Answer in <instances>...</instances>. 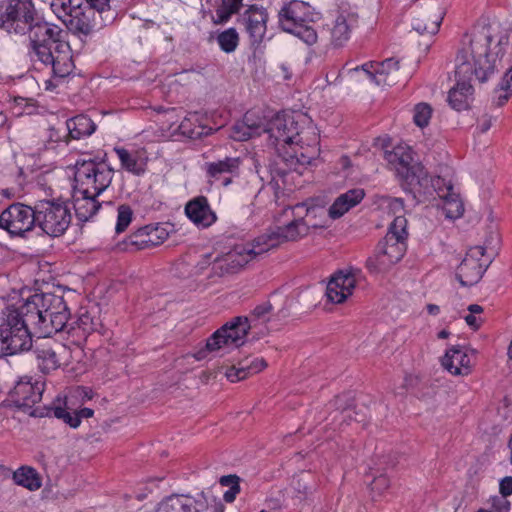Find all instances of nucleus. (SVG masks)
<instances>
[{"label":"nucleus","mask_w":512,"mask_h":512,"mask_svg":"<svg viewBox=\"0 0 512 512\" xmlns=\"http://www.w3.org/2000/svg\"><path fill=\"white\" fill-rule=\"evenodd\" d=\"M0 27L9 33H28L29 58L49 67L55 79H63L73 71L72 51L65 40L66 32L38 18L31 0H0Z\"/></svg>","instance_id":"nucleus-1"},{"label":"nucleus","mask_w":512,"mask_h":512,"mask_svg":"<svg viewBox=\"0 0 512 512\" xmlns=\"http://www.w3.org/2000/svg\"><path fill=\"white\" fill-rule=\"evenodd\" d=\"M508 40L499 36L491 26H477L466 34L456 57V85L450 89L448 102L455 110L468 107L473 95L471 80L487 82L495 75L501 64Z\"/></svg>","instance_id":"nucleus-2"},{"label":"nucleus","mask_w":512,"mask_h":512,"mask_svg":"<svg viewBox=\"0 0 512 512\" xmlns=\"http://www.w3.org/2000/svg\"><path fill=\"white\" fill-rule=\"evenodd\" d=\"M263 133L267 143L289 167L307 165L320 153L319 136L312 124L300 125V120L287 113L272 117L264 115Z\"/></svg>","instance_id":"nucleus-3"},{"label":"nucleus","mask_w":512,"mask_h":512,"mask_svg":"<svg viewBox=\"0 0 512 512\" xmlns=\"http://www.w3.org/2000/svg\"><path fill=\"white\" fill-rule=\"evenodd\" d=\"M322 212L321 209L309 206L307 202L298 203L293 207H286L276 218L279 225L260 235V240L264 241L271 250L287 241H296L308 235L310 228H322L323 223L314 222L310 218L312 214Z\"/></svg>","instance_id":"nucleus-4"},{"label":"nucleus","mask_w":512,"mask_h":512,"mask_svg":"<svg viewBox=\"0 0 512 512\" xmlns=\"http://www.w3.org/2000/svg\"><path fill=\"white\" fill-rule=\"evenodd\" d=\"M113 173L104 162L78 160L75 164L74 191L80 195H100L110 186Z\"/></svg>","instance_id":"nucleus-5"},{"label":"nucleus","mask_w":512,"mask_h":512,"mask_svg":"<svg viewBox=\"0 0 512 512\" xmlns=\"http://www.w3.org/2000/svg\"><path fill=\"white\" fill-rule=\"evenodd\" d=\"M279 22L284 31L294 34L306 44L316 43L318 36L311 25L313 14L310 11V6L306 3L290 2L280 11Z\"/></svg>","instance_id":"nucleus-6"},{"label":"nucleus","mask_w":512,"mask_h":512,"mask_svg":"<svg viewBox=\"0 0 512 512\" xmlns=\"http://www.w3.org/2000/svg\"><path fill=\"white\" fill-rule=\"evenodd\" d=\"M36 227L50 237H59L65 233L71 223V211L68 205L58 200H39L35 203Z\"/></svg>","instance_id":"nucleus-7"},{"label":"nucleus","mask_w":512,"mask_h":512,"mask_svg":"<svg viewBox=\"0 0 512 512\" xmlns=\"http://www.w3.org/2000/svg\"><path fill=\"white\" fill-rule=\"evenodd\" d=\"M385 159L396 174L413 187L426 186L428 174L424 166L414 159L412 149L404 144H399L392 151L385 152Z\"/></svg>","instance_id":"nucleus-8"},{"label":"nucleus","mask_w":512,"mask_h":512,"mask_svg":"<svg viewBox=\"0 0 512 512\" xmlns=\"http://www.w3.org/2000/svg\"><path fill=\"white\" fill-rule=\"evenodd\" d=\"M249 328L250 326L246 317L233 319L214 332L207 340L205 347L194 354V358L200 361L205 359L209 352L238 348L244 343Z\"/></svg>","instance_id":"nucleus-9"},{"label":"nucleus","mask_w":512,"mask_h":512,"mask_svg":"<svg viewBox=\"0 0 512 512\" xmlns=\"http://www.w3.org/2000/svg\"><path fill=\"white\" fill-rule=\"evenodd\" d=\"M264 243V241L260 240L259 236L255 238L252 243L234 246L227 254L217 258L213 262V272L219 276L238 272L257 256L269 251Z\"/></svg>","instance_id":"nucleus-10"},{"label":"nucleus","mask_w":512,"mask_h":512,"mask_svg":"<svg viewBox=\"0 0 512 512\" xmlns=\"http://www.w3.org/2000/svg\"><path fill=\"white\" fill-rule=\"evenodd\" d=\"M33 346L29 328L18 321H11L7 314L6 321L0 326V354L16 355L29 351Z\"/></svg>","instance_id":"nucleus-11"},{"label":"nucleus","mask_w":512,"mask_h":512,"mask_svg":"<svg viewBox=\"0 0 512 512\" xmlns=\"http://www.w3.org/2000/svg\"><path fill=\"white\" fill-rule=\"evenodd\" d=\"M36 227L35 205L13 203L0 214V228L11 236L24 237Z\"/></svg>","instance_id":"nucleus-12"},{"label":"nucleus","mask_w":512,"mask_h":512,"mask_svg":"<svg viewBox=\"0 0 512 512\" xmlns=\"http://www.w3.org/2000/svg\"><path fill=\"white\" fill-rule=\"evenodd\" d=\"M43 317H44V337H50L62 331L70 317L67 304L61 295L54 293H41Z\"/></svg>","instance_id":"nucleus-13"},{"label":"nucleus","mask_w":512,"mask_h":512,"mask_svg":"<svg viewBox=\"0 0 512 512\" xmlns=\"http://www.w3.org/2000/svg\"><path fill=\"white\" fill-rule=\"evenodd\" d=\"M406 252V242L399 241L393 236H385L378 244L376 254L367 260V268L373 273L388 271L399 262Z\"/></svg>","instance_id":"nucleus-14"},{"label":"nucleus","mask_w":512,"mask_h":512,"mask_svg":"<svg viewBox=\"0 0 512 512\" xmlns=\"http://www.w3.org/2000/svg\"><path fill=\"white\" fill-rule=\"evenodd\" d=\"M490 263L483 246L471 247L460 263L456 277L462 286H472L479 282Z\"/></svg>","instance_id":"nucleus-15"},{"label":"nucleus","mask_w":512,"mask_h":512,"mask_svg":"<svg viewBox=\"0 0 512 512\" xmlns=\"http://www.w3.org/2000/svg\"><path fill=\"white\" fill-rule=\"evenodd\" d=\"M41 293L30 296L19 308L9 310L11 321H18L44 336V317Z\"/></svg>","instance_id":"nucleus-16"},{"label":"nucleus","mask_w":512,"mask_h":512,"mask_svg":"<svg viewBox=\"0 0 512 512\" xmlns=\"http://www.w3.org/2000/svg\"><path fill=\"white\" fill-rule=\"evenodd\" d=\"M354 72L362 74L378 86H392L396 84L400 74L398 61L392 58L386 59L380 63H366L361 67H356Z\"/></svg>","instance_id":"nucleus-17"},{"label":"nucleus","mask_w":512,"mask_h":512,"mask_svg":"<svg viewBox=\"0 0 512 512\" xmlns=\"http://www.w3.org/2000/svg\"><path fill=\"white\" fill-rule=\"evenodd\" d=\"M33 352L37 366L44 374L57 370L68 354V350L64 345L52 341L36 342Z\"/></svg>","instance_id":"nucleus-18"},{"label":"nucleus","mask_w":512,"mask_h":512,"mask_svg":"<svg viewBox=\"0 0 512 512\" xmlns=\"http://www.w3.org/2000/svg\"><path fill=\"white\" fill-rule=\"evenodd\" d=\"M358 23V15L349 7H340L330 25V41L335 47L343 46L351 36L352 30Z\"/></svg>","instance_id":"nucleus-19"},{"label":"nucleus","mask_w":512,"mask_h":512,"mask_svg":"<svg viewBox=\"0 0 512 512\" xmlns=\"http://www.w3.org/2000/svg\"><path fill=\"white\" fill-rule=\"evenodd\" d=\"M476 351L462 346L448 349L442 358V366L452 375L467 376L472 372Z\"/></svg>","instance_id":"nucleus-20"},{"label":"nucleus","mask_w":512,"mask_h":512,"mask_svg":"<svg viewBox=\"0 0 512 512\" xmlns=\"http://www.w3.org/2000/svg\"><path fill=\"white\" fill-rule=\"evenodd\" d=\"M264 114L260 110L246 112L241 121L236 122L231 128L229 137L235 141H247L258 137L263 133Z\"/></svg>","instance_id":"nucleus-21"},{"label":"nucleus","mask_w":512,"mask_h":512,"mask_svg":"<svg viewBox=\"0 0 512 512\" xmlns=\"http://www.w3.org/2000/svg\"><path fill=\"white\" fill-rule=\"evenodd\" d=\"M208 503L203 494L197 497L189 495H171L161 501L154 512H204Z\"/></svg>","instance_id":"nucleus-22"},{"label":"nucleus","mask_w":512,"mask_h":512,"mask_svg":"<svg viewBox=\"0 0 512 512\" xmlns=\"http://www.w3.org/2000/svg\"><path fill=\"white\" fill-rule=\"evenodd\" d=\"M113 150L124 171L135 176H141L146 172L149 157L145 148L114 147Z\"/></svg>","instance_id":"nucleus-23"},{"label":"nucleus","mask_w":512,"mask_h":512,"mask_svg":"<svg viewBox=\"0 0 512 512\" xmlns=\"http://www.w3.org/2000/svg\"><path fill=\"white\" fill-rule=\"evenodd\" d=\"M444 14L440 4L433 1L416 14L412 20V27L419 34H435L439 30Z\"/></svg>","instance_id":"nucleus-24"},{"label":"nucleus","mask_w":512,"mask_h":512,"mask_svg":"<svg viewBox=\"0 0 512 512\" xmlns=\"http://www.w3.org/2000/svg\"><path fill=\"white\" fill-rule=\"evenodd\" d=\"M96 13L98 12L94 6L83 1L70 16L66 17L64 24L74 33L88 35L97 25Z\"/></svg>","instance_id":"nucleus-25"},{"label":"nucleus","mask_w":512,"mask_h":512,"mask_svg":"<svg viewBox=\"0 0 512 512\" xmlns=\"http://www.w3.org/2000/svg\"><path fill=\"white\" fill-rule=\"evenodd\" d=\"M355 286V274L351 271H340L328 282L326 295L331 302L340 304L352 295Z\"/></svg>","instance_id":"nucleus-26"},{"label":"nucleus","mask_w":512,"mask_h":512,"mask_svg":"<svg viewBox=\"0 0 512 512\" xmlns=\"http://www.w3.org/2000/svg\"><path fill=\"white\" fill-rule=\"evenodd\" d=\"M43 384L32 383L30 379H21L11 391V398L15 405L30 408L42 398Z\"/></svg>","instance_id":"nucleus-27"},{"label":"nucleus","mask_w":512,"mask_h":512,"mask_svg":"<svg viewBox=\"0 0 512 512\" xmlns=\"http://www.w3.org/2000/svg\"><path fill=\"white\" fill-rule=\"evenodd\" d=\"M240 159L238 157H225L221 160L205 163V171L214 181H222L224 186L231 183L232 177L238 174Z\"/></svg>","instance_id":"nucleus-28"},{"label":"nucleus","mask_w":512,"mask_h":512,"mask_svg":"<svg viewBox=\"0 0 512 512\" xmlns=\"http://www.w3.org/2000/svg\"><path fill=\"white\" fill-rule=\"evenodd\" d=\"M268 14L265 9L251 6L242 15L241 21L253 43H259L266 33Z\"/></svg>","instance_id":"nucleus-29"},{"label":"nucleus","mask_w":512,"mask_h":512,"mask_svg":"<svg viewBox=\"0 0 512 512\" xmlns=\"http://www.w3.org/2000/svg\"><path fill=\"white\" fill-rule=\"evenodd\" d=\"M169 234L163 226L147 225L129 236V242L137 249H147L162 244Z\"/></svg>","instance_id":"nucleus-30"},{"label":"nucleus","mask_w":512,"mask_h":512,"mask_svg":"<svg viewBox=\"0 0 512 512\" xmlns=\"http://www.w3.org/2000/svg\"><path fill=\"white\" fill-rule=\"evenodd\" d=\"M185 213L193 223L202 227H208L216 220L205 197H197L189 201L185 207Z\"/></svg>","instance_id":"nucleus-31"},{"label":"nucleus","mask_w":512,"mask_h":512,"mask_svg":"<svg viewBox=\"0 0 512 512\" xmlns=\"http://www.w3.org/2000/svg\"><path fill=\"white\" fill-rule=\"evenodd\" d=\"M365 192L361 188L348 190L339 195L328 209V215L332 219H338L350 209L358 205L364 198Z\"/></svg>","instance_id":"nucleus-32"},{"label":"nucleus","mask_w":512,"mask_h":512,"mask_svg":"<svg viewBox=\"0 0 512 512\" xmlns=\"http://www.w3.org/2000/svg\"><path fill=\"white\" fill-rule=\"evenodd\" d=\"M266 366L267 364L262 358H246L239 361L237 365L228 368L225 372V376L231 382H238L259 373Z\"/></svg>","instance_id":"nucleus-33"},{"label":"nucleus","mask_w":512,"mask_h":512,"mask_svg":"<svg viewBox=\"0 0 512 512\" xmlns=\"http://www.w3.org/2000/svg\"><path fill=\"white\" fill-rule=\"evenodd\" d=\"M99 195H80L74 191V209L75 214L80 221H88L92 218L98 209L100 203L97 201Z\"/></svg>","instance_id":"nucleus-34"},{"label":"nucleus","mask_w":512,"mask_h":512,"mask_svg":"<svg viewBox=\"0 0 512 512\" xmlns=\"http://www.w3.org/2000/svg\"><path fill=\"white\" fill-rule=\"evenodd\" d=\"M68 134L72 139H80L85 136L91 135L95 131V124L93 121L85 116L78 115L66 121Z\"/></svg>","instance_id":"nucleus-35"},{"label":"nucleus","mask_w":512,"mask_h":512,"mask_svg":"<svg viewBox=\"0 0 512 512\" xmlns=\"http://www.w3.org/2000/svg\"><path fill=\"white\" fill-rule=\"evenodd\" d=\"M180 132L191 139L200 138L208 134L206 126L200 124V116L198 113H189L178 126Z\"/></svg>","instance_id":"nucleus-36"},{"label":"nucleus","mask_w":512,"mask_h":512,"mask_svg":"<svg viewBox=\"0 0 512 512\" xmlns=\"http://www.w3.org/2000/svg\"><path fill=\"white\" fill-rule=\"evenodd\" d=\"M442 210L448 219H457L463 215L464 206L459 195L452 191L446 192L442 198Z\"/></svg>","instance_id":"nucleus-37"},{"label":"nucleus","mask_w":512,"mask_h":512,"mask_svg":"<svg viewBox=\"0 0 512 512\" xmlns=\"http://www.w3.org/2000/svg\"><path fill=\"white\" fill-rule=\"evenodd\" d=\"M16 484L28 488L31 491L41 487V480L37 472L31 467H20L13 473Z\"/></svg>","instance_id":"nucleus-38"},{"label":"nucleus","mask_w":512,"mask_h":512,"mask_svg":"<svg viewBox=\"0 0 512 512\" xmlns=\"http://www.w3.org/2000/svg\"><path fill=\"white\" fill-rule=\"evenodd\" d=\"M512 96V66L502 77L497 88L494 90L493 102L496 106H503Z\"/></svg>","instance_id":"nucleus-39"},{"label":"nucleus","mask_w":512,"mask_h":512,"mask_svg":"<svg viewBox=\"0 0 512 512\" xmlns=\"http://www.w3.org/2000/svg\"><path fill=\"white\" fill-rule=\"evenodd\" d=\"M82 2L83 0H52L50 7L57 18L64 23L66 17L70 16Z\"/></svg>","instance_id":"nucleus-40"},{"label":"nucleus","mask_w":512,"mask_h":512,"mask_svg":"<svg viewBox=\"0 0 512 512\" xmlns=\"http://www.w3.org/2000/svg\"><path fill=\"white\" fill-rule=\"evenodd\" d=\"M243 0H221V5L216 10V17H214L215 23L226 22L232 14L236 13Z\"/></svg>","instance_id":"nucleus-41"},{"label":"nucleus","mask_w":512,"mask_h":512,"mask_svg":"<svg viewBox=\"0 0 512 512\" xmlns=\"http://www.w3.org/2000/svg\"><path fill=\"white\" fill-rule=\"evenodd\" d=\"M217 42L222 51L226 53L233 52L239 43V36L237 31L234 28H229L223 32H221L217 36Z\"/></svg>","instance_id":"nucleus-42"},{"label":"nucleus","mask_w":512,"mask_h":512,"mask_svg":"<svg viewBox=\"0 0 512 512\" xmlns=\"http://www.w3.org/2000/svg\"><path fill=\"white\" fill-rule=\"evenodd\" d=\"M429 184H431V187L433 190L437 193L439 198H442L443 195L446 194V192H450L453 190V185L450 181L445 180L444 178L437 176L434 178L428 177V183L426 186L418 187V191L421 192L423 190L424 193L429 192Z\"/></svg>","instance_id":"nucleus-43"},{"label":"nucleus","mask_w":512,"mask_h":512,"mask_svg":"<svg viewBox=\"0 0 512 512\" xmlns=\"http://www.w3.org/2000/svg\"><path fill=\"white\" fill-rule=\"evenodd\" d=\"M95 330V323L93 318L88 313L81 314L75 322V326L71 327L70 333L73 331L79 337H86Z\"/></svg>","instance_id":"nucleus-44"},{"label":"nucleus","mask_w":512,"mask_h":512,"mask_svg":"<svg viewBox=\"0 0 512 512\" xmlns=\"http://www.w3.org/2000/svg\"><path fill=\"white\" fill-rule=\"evenodd\" d=\"M407 220L403 215H397L394 217V220L389 225L388 232L386 236H393L394 238H397L399 241L406 242L407 238Z\"/></svg>","instance_id":"nucleus-45"},{"label":"nucleus","mask_w":512,"mask_h":512,"mask_svg":"<svg viewBox=\"0 0 512 512\" xmlns=\"http://www.w3.org/2000/svg\"><path fill=\"white\" fill-rule=\"evenodd\" d=\"M432 115V108L427 103H419L414 107V123L418 127H425L429 124Z\"/></svg>","instance_id":"nucleus-46"},{"label":"nucleus","mask_w":512,"mask_h":512,"mask_svg":"<svg viewBox=\"0 0 512 512\" xmlns=\"http://www.w3.org/2000/svg\"><path fill=\"white\" fill-rule=\"evenodd\" d=\"M132 210L127 205H120L118 207L117 223L115 231L117 234L124 232L132 221Z\"/></svg>","instance_id":"nucleus-47"},{"label":"nucleus","mask_w":512,"mask_h":512,"mask_svg":"<svg viewBox=\"0 0 512 512\" xmlns=\"http://www.w3.org/2000/svg\"><path fill=\"white\" fill-rule=\"evenodd\" d=\"M381 206L394 216L403 215L404 202L401 198L384 196L381 198Z\"/></svg>","instance_id":"nucleus-48"},{"label":"nucleus","mask_w":512,"mask_h":512,"mask_svg":"<svg viewBox=\"0 0 512 512\" xmlns=\"http://www.w3.org/2000/svg\"><path fill=\"white\" fill-rule=\"evenodd\" d=\"M53 415L56 418L63 420L72 428H77L80 425L79 417H76V413H71L67 408L55 407L53 408Z\"/></svg>","instance_id":"nucleus-49"},{"label":"nucleus","mask_w":512,"mask_h":512,"mask_svg":"<svg viewBox=\"0 0 512 512\" xmlns=\"http://www.w3.org/2000/svg\"><path fill=\"white\" fill-rule=\"evenodd\" d=\"M389 486L390 480L385 475L375 477L371 482V490L375 492L377 495H381L389 488Z\"/></svg>","instance_id":"nucleus-50"},{"label":"nucleus","mask_w":512,"mask_h":512,"mask_svg":"<svg viewBox=\"0 0 512 512\" xmlns=\"http://www.w3.org/2000/svg\"><path fill=\"white\" fill-rule=\"evenodd\" d=\"M272 305L270 302H264L256 306L253 310V316L257 319L266 320L267 315L271 312Z\"/></svg>","instance_id":"nucleus-51"},{"label":"nucleus","mask_w":512,"mask_h":512,"mask_svg":"<svg viewBox=\"0 0 512 512\" xmlns=\"http://www.w3.org/2000/svg\"><path fill=\"white\" fill-rule=\"evenodd\" d=\"M499 490L503 497L512 495V477H504L499 484Z\"/></svg>","instance_id":"nucleus-52"},{"label":"nucleus","mask_w":512,"mask_h":512,"mask_svg":"<svg viewBox=\"0 0 512 512\" xmlns=\"http://www.w3.org/2000/svg\"><path fill=\"white\" fill-rule=\"evenodd\" d=\"M495 122V118L490 115H484L481 117L478 123V129L481 133L487 132L493 123Z\"/></svg>","instance_id":"nucleus-53"},{"label":"nucleus","mask_w":512,"mask_h":512,"mask_svg":"<svg viewBox=\"0 0 512 512\" xmlns=\"http://www.w3.org/2000/svg\"><path fill=\"white\" fill-rule=\"evenodd\" d=\"M295 489L302 496H306V495L311 494L313 492L314 486L313 485H308L307 483L303 482L302 479H299L295 483Z\"/></svg>","instance_id":"nucleus-54"},{"label":"nucleus","mask_w":512,"mask_h":512,"mask_svg":"<svg viewBox=\"0 0 512 512\" xmlns=\"http://www.w3.org/2000/svg\"><path fill=\"white\" fill-rule=\"evenodd\" d=\"M239 477L237 475H226L222 476L219 480V483L222 486L234 487L239 486Z\"/></svg>","instance_id":"nucleus-55"},{"label":"nucleus","mask_w":512,"mask_h":512,"mask_svg":"<svg viewBox=\"0 0 512 512\" xmlns=\"http://www.w3.org/2000/svg\"><path fill=\"white\" fill-rule=\"evenodd\" d=\"M465 321H466L467 325L474 330L479 329V327L481 326V324L483 322L481 317L472 315L470 313L467 316H465Z\"/></svg>","instance_id":"nucleus-56"},{"label":"nucleus","mask_w":512,"mask_h":512,"mask_svg":"<svg viewBox=\"0 0 512 512\" xmlns=\"http://www.w3.org/2000/svg\"><path fill=\"white\" fill-rule=\"evenodd\" d=\"M240 492V486H234V487H231L228 491H226L223 495V499L227 502V503H232L235 498H236V495Z\"/></svg>","instance_id":"nucleus-57"},{"label":"nucleus","mask_w":512,"mask_h":512,"mask_svg":"<svg viewBox=\"0 0 512 512\" xmlns=\"http://www.w3.org/2000/svg\"><path fill=\"white\" fill-rule=\"evenodd\" d=\"M494 507L499 510V512H508L510 509V503L508 500L503 497L498 500V504L494 503Z\"/></svg>","instance_id":"nucleus-58"},{"label":"nucleus","mask_w":512,"mask_h":512,"mask_svg":"<svg viewBox=\"0 0 512 512\" xmlns=\"http://www.w3.org/2000/svg\"><path fill=\"white\" fill-rule=\"evenodd\" d=\"M75 413H76V417H79V421L81 422L82 418H90V417H92L93 414H94V411L92 409H90V408H83V409H81V410H79V411H77Z\"/></svg>","instance_id":"nucleus-59"},{"label":"nucleus","mask_w":512,"mask_h":512,"mask_svg":"<svg viewBox=\"0 0 512 512\" xmlns=\"http://www.w3.org/2000/svg\"><path fill=\"white\" fill-rule=\"evenodd\" d=\"M308 205H309V206H311L310 204H308ZM312 206H313V207H316V208H319V209H321V210H322V212H317V214H316V215L312 214V215L310 216V218H309V219H311V220H312V221H314V222H318L317 218H322V217H324V216H325L326 211H325L322 207L314 206V205H312ZM319 223H323V224H324V227L326 226L325 221H319Z\"/></svg>","instance_id":"nucleus-60"},{"label":"nucleus","mask_w":512,"mask_h":512,"mask_svg":"<svg viewBox=\"0 0 512 512\" xmlns=\"http://www.w3.org/2000/svg\"><path fill=\"white\" fill-rule=\"evenodd\" d=\"M467 310L472 315H480L483 312V307L478 304H471L468 306Z\"/></svg>","instance_id":"nucleus-61"},{"label":"nucleus","mask_w":512,"mask_h":512,"mask_svg":"<svg viewBox=\"0 0 512 512\" xmlns=\"http://www.w3.org/2000/svg\"><path fill=\"white\" fill-rule=\"evenodd\" d=\"M426 308L431 315H438L440 312V307L436 304H428Z\"/></svg>","instance_id":"nucleus-62"},{"label":"nucleus","mask_w":512,"mask_h":512,"mask_svg":"<svg viewBox=\"0 0 512 512\" xmlns=\"http://www.w3.org/2000/svg\"><path fill=\"white\" fill-rule=\"evenodd\" d=\"M449 332L447 330H442L438 333V338L446 339L449 336Z\"/></svg>","instance_id":"nucleus-63"},{"label":"nucleus","mask_w":512,"mask_h":512,"mask_svg":"<svg viewBox=\"0 0 512 512\" xmlns=\"http://www.w3.org/2000/svg\"><path fill=\"white\" fill-rule=\"evenodd\" d=\"M507 355H508L509 360L512 361V341L510 342V344L508 346Z\"/></svg>","instance_id":"nucleus-64"}]
</instances>
